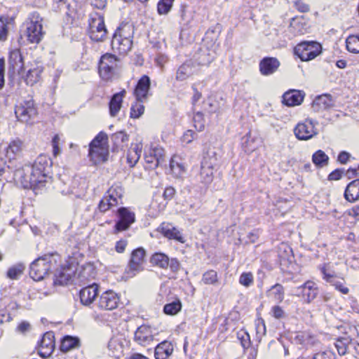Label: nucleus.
<instances>
[{"label": "nucleus", "mask_w": 359, "mask_h": 359, "mask_svg": "<svg viewBox=\"0 0 359 359\" xmlns=\"http://www.w3.org/2000/svg\"><path fill=\"white\" fill-rule=\"evenodd\" d=\"M50 165V159L46 156L40 155L32 166L27 165V172H31V179L29 180V182L24 180L25 187L34 184L41 187L42 189L45 187Z\"/></svg>", "instance_id": "obj_1"}, {"label": "nucleus", "mask_w": 359, "mask_h": 359, "mask_svg": "<svg viewBox=\"0 0 359 359\" xmlns=\"http://www.w3.org/2000/svg\"><path fill=\"white\" fill-rule=\"evenodd\" d=\"M133 28L128 24H125L117 28L113 35L111 46L121 54H126L130 50L133 46Z\"/></svg>", "instance_id": "obj_2"}, {"label": "nucleus", "mask_w": 359, "mask_h": 359, "mask_svg": "<svg viewBox=\"0 0 359 359\" xmlns=\"http://www.w3.org/2000/svg\"><path fill=\"white\" fill-rule=\"evenodd\" d=\"M56 265V261L53 255H45L36 259L32 262L29 268L30 277L39 281L50 271Z\"/></svg>", "instance_id": "obj_3"}, {"label": "nucleus", "mask_w": 359, "mask_h": 359, "mask_svg": "<svg viewBox=\"0 0 359 359\" xmlns=\"http://www.w3.org/2000/svg\"><path fill=\"white\" fill-rule=\"evenodd\" d=\"M322 52V46L314 41H302L294 49V53L302 61H309L316 58Z\"/></svg>", "instance_id": "obj_4"}, {"label": "nucleus", "mask_w": 359, "mask_h": 359, "mask_svg": "<svg viewBox=\"0 0 359 359\" xmlns=\"http://www.w3.org/2000/svg\"><path fill=\"white\" fill-rule=\"evenodd\" d=\"M118 58L113 54L103 55L99 63V74L104 81H111L116 74L118 69Z\"/></svg>", "instance_id": "obj_5"}, {"label": "nucleus", "mask_w": 359, "mask_h": 359, "mask_svg": "<svg viewBox=\"0 0 359 359\" xmlns=\"http://www.w3.org/2000/svg\"><path fill=\"white\" fill-rule=\"evenodd\" d=\"M146 252L143 248L134 250L130 256L128 264L126 268L127 278H133L144 269Z\"/></svg>", "instance_id": "obj_6"}, {"label": "nucleus", "mask_w": 359, "mask_h": 359, "mask_svg": "<svg viewBox=\"0 0 359 359\" xmlns=\"http://www.w3.org/2000/svg\"><path fill=\"white\" fill-rule=\"evenodd\" d=\"M38 14L34 13L29 22L26 23L25 35L27 40L32 43H38L43 36L42 24Z\"/></svg>", "instance_id": "obj_7"}, {"label": "nucleus", "mask_w": 359, "mask_h": 359, "mask_svg": "<svg viewBox=\"0 0 359 359\" xmlns=\"http://www.w3.org/2000/svg\"><path fill=\"white\" fill-rule=\"evenodd\" d=\"M118 220L116 222L114 231L116 233L127 230L135 221V213L128 208L121 207L117 210Z\"/></svg>", "instance_id": "obj_8"}, {"label": "nucleus", "mask_w": 359, "mask_h": 359, "mask_svg": "<svg viewBox=\"0 0 359 359\" xmlns=\"http://www.w3.org/2000/svg\"><path fill=\"white\" fill-rule=\"evenodd\" d=\"M16 117L21 122L27 123L36 115V109L32 100L25 101L17 106L15 110Z\"/></svg>", "instance_id": "obj_9"}, {"label": "nucleus", "mask_w": 359, "mask_h": 359, "mask_svg": "<svg viewBox=\"0 0 359 359\" xmlns=\"http://www.w3.org/2000/svg\"><path fill=\"white\" fill-rule=\"evenodd\" d=\"M90 27V37L93 41H102L105 39L107 31L102 17L93 18Z\"/></svg>", "instance_id": "obj_10"}, {"label": "nucleus", "mask_w": 359, "mask_h": 359, "mask_svg": "<svg viewBox=\"0 0 359 359\" xmlns=\"http://www.w3.org/2000/svg\"><path fill=\"white\" fill-rule=\"evenodd\" d=\"M294 133L297 139L307 140L317 134L315 131L313 121L306 119L304 123H299L294 128Z\"/></svg>", "instance_id": "obj_11"}, {"label": "nucleus", "mask_w": 359, "mask_h": 359, "mask_svg": "<svg viewBox=\"0 0 359 359\" xmlns=\"http://www.w3.org/2000/svg\"><path fill=\"white\" fill-rule=\"evenodd\" d=\"M335 101L330 94L317 96L312 102L311 109L316 113H322L334 106Z\"/></svg>", "instance_id": "obj_12"}, {"label": "nucleus", "mask_w": 359, "mask_h": 359, "mask_svg": "<svg viewBox=\"0 0 359 359\" xmlns=\"http://www.w3.org/2000/svg\"><path fill=\"white\" fill-rule=\"evenodd\" d=\"M119 303L118 294L112 290L103 292L99 299L98 306L102 309L113 310L117 308Z\"/></svg>", "instance_id": "obj_13"}, {"label": "nucleus", "mask_w": 359, "mask_h": 359, "mask_svg": "<svg viewBox=\"0 0 359 359\" xmlns=\"http://www.w3.org/2000/svg\"><path fill=\"white\" fill-rule=\"evenodd\" d=\"M95 270L92 265L87 264L78 269L73 277V281L75 284L80 285H86L94 278Z\"/></svg>", "instance_id": "obj_14"}, {"label": "nucleus", "mask_w": 359, "mask_h": 359, "mask_svg": "<svg viewBox=\"0 0 359 359\" xmlns=\"http://www.w3.org/2000/svg\"><path fill=\"white\" fill-rule=\"evenodd\" d=\"M157 230L165 238L170 240H175L181 243H184L185 242L181 232L170 223L163 222Z\"/></svg>", "instance_id": "obj_15"}, {"label": "nucleus", "mask_w": 359, "mask_h": 359, "mask_svg": "<svg viewBox=\"0 0 359 359\" xmlns=\"http://www.w3.org/2000/svg\"><path fill=\"white\" fill-rule=\"evenodd\" d=\"M280 66V62L276 57H265L259 65L260 73L264 76L273 74Z\"/></svg>", "instance_id": "obj_16"}, {"label": "nucleus", "mask_w": 359, "mask_h": 359, "mask_svg": "<svg viewBox=\"0 0 359 359\" xmlns=\"http://www.w3.org/2000/svg\"><path fill=\"white\" fill-rule=\"evenodd\" d=\"M97 292L98 285L95 283L90 284L82 288L79 293L81 304L85 306L90 305L97 296Z\"/></svg>", "instance_id": "obj_17"}, {"label": "nucleus", "mask_w": 359, "mask_h": 359, "mask_svg": "<svg viewBox=\"0 0 359 359\" xmlns=\"http://www.w3.org/2000/svg\"><path fill=\"white\" fill-rule=\"evenodd\" d=\"M305 97L304 92L298 90H290L283 95V103L288 107L300 105Z\"/></svg>", "instance_id": "obj_18"}, {"label": "nucleus", "mask_w": 359, "mask_h": 359, "mask_svg": "<svg viewBox=\"0 0 359 359\" xmlns=\"http://www.w3.org/2000/svg\"><path fill=\"white\" fill-rule=\"evenodd\" d=\"M24 68L22 56L19 49H14L10 51L8 57V70L13 73L20 74Z\"/></svg>", "instance_id": "obj_19"}, {"label": "nucleus", "mask_w": 359, "mask_h": 359, "mask_svg": "<svg viewBox=\"0 0 359 359\" xmlns=\"http://www.w3.org/2000/svg\"><path fill=\"white\" fill-rule=\"evenodd\" d=\"M151 87L150 78L147 75H143L137 81L134 94L136 99L147 100Z\"/></svg>", "instance_id": "obj_20"}, {"label": "nucleus", "mask_w": 359, "mask_h": 359, "mask_svg": "<svg viewBox=\"0 0 359 359\" xmlns=\"http://www.w3.org/2000/svg\"><path fill=\"white\" fill-rule=\"evenodd\" d=\"M31 172H27V165L22 167L21 168L17 169L13 174V178L17 182H19L22 187L25 189H32L34 191L36 194L39 191L42 189L41 187L34 186V184L32 186L25 187V184H24V180H27L29 182L31 179Z\"/></svg>", "instance_id": "obj_21"}, {"label": "nucleus", "mask_w": 359, "mask_h": 359, "mask_svg": "<svg viewBox=\"0 0 359 359\" xmlns=\"http://www.w3.org/2000/svg\"><path fill=\"white\" fill-rule=\"evenodd\" d=\"M88 155L93 163L97 165L107 160L109 152L104 147H89Z\"/></svg>", "instance_id": "obj_22"}, {"label": "nucleus", "mask_w": 359, "mask_h": 359, "mask_svg": "<svg viewBox=\"0 0 359 359\" xmlns=\"http://www.w3.org/2000/svg\"><path fill=\"white\" fill-rule=\"evenodd\" d=\"M298 290H301V293L308 303L313 301L318 293V287L315 283L311 280L306 281L304 284L300 286Z\"/></svg>", "instance_id": "obj_23"}, {"label": "nucleus", "mask_w": 359, "mask_h": 359, "mask_svg": "<svg viewBox=\"0 0 359 359\" xmlns=\"http://www.w3.org/2000/svg\"><path fill=\"white\" fill-rule=\"evenodd\" d=\"M126 93V91L123 90L112 95L109 103V113L111 116L114 117L118 114L122 107L123 99Z\"/></svg>", "instance_id": "obj_24"}, {"label": "nucleus", "mask_w": 359, "mask_h": 359, "mask_svg": "<svg viewBox=\"0 0 359 359\" xmlns=\"http://www.w3.org/2000/svg\"><path fill=\"white\" fill-rule=\"evenodd\" d=\"M43 70V68L41 65L38 63L32 65L26 74L25 79L26 83L31 86L36 83L41 78Z\"/></svg>", "instance_id": "obj_25"}, {"label": "nucleus", "mask_w": 359, "mask_h": 359, "mask_svg": "<svg viewBox=\"0 0 359 359\" xmlns=\"http://www.w3.org/2000/svg\"><path fill=\"white\" fill-rule=\"evenodd\" d=\"M344 198L351 203L359 200V179L353 180L346 186Z\"/></svg>", "instance_id": "obj_26"}, {"label": "nucleus", "mask_w": 359, "mask_h": 359, "mask_svg": "<svg viewBox=\"0 0 359 359\" xmlns=\"http://www.w3.org/2000/svg\"><path fill=\"white\" fill-rule=\"evenodd\" d=\"M219 155L215 148L209 147L204 153L201 164L217 168L219 165Z\"/></svg>", "instance_id": "obj_27"}, {"label": "nucleus", "mask_w": 359, "mask_h": 359, "mask_svg": "<svg viewBox=\"0 0 359 359\" xmlns=\"http://www.w3.org/2000/svg\"><path fill=\"white\" fill-rule=\"evenodd\" d=\"M23 148V142L20 139L12 140L5 148L6 156L9 160L14 159L19 156Z\"/></svg>", "instance_id": "obj_28"}, {"label": "nucleus", "mask_w": 359, "mask_h": 359, "mask_svg": "<svg viewBox=\"0 0 359 359\" xmlns=\"http://www.w3.org/2000/svg\"><path fill=\"white\" fill-rule=\"evenodd\" d=\"M80 346L81 342L79 337L66 335L61 340L60 351L67 353L71 350L79 348Z\"/></svg>", "instance_id": "obj_29"}, {"label": "nucleus", "mask_w": 359, "mask_h": 359, "mask_svg": "<svg viewBox=\"0 0 359 359\" xmlns=\"http://www.w3.org/2000/svg\"><path fill=\"white\" fill-rule=\"evenodd\" d=\"M173 351L172 344L168 341H163L158 344L154 352L156 359H166Z\"/></svg>", "instance_id": "obj_30"}, {"label": "nucleus", "mask_w": 359, "mask_h": 359, "mask_svg": "<svg viewBox=\"0 0 359 359\" xmlns=\"http://www.w3.org/2000/svg\"><path fill=\"white\" fill-rule=\"evenodd\" d=\"M214 59V56L210 54V50L206 48H200L194 55V60L198 65H208Z\"/></svg>", "instance_id": "obj_31"}, {"label": "nucleus", "mask_w": 359, "mask_h": 359, "mask_svg": "<svg viewBox=\"0 0 359 359\" xmlns=\"http://www.w3.org/2000/svg\"><path fill=\"white\" fill-rule=\"evenodd\" d=\"M72 279V274L69 268H62L55 274L54 284L59 285H67Z\"/></svg>", "instance_id": "obj_32"}, {"label": "nucleus", "mask_w": 359, "mask_h": 359, "mask_svg": "<svg viewBox=\"0 0 359 359\" xmlns=\"http://www.w3.org/2000/svg\"><path fill=\"white\" fill-rule=\"evenodd\" d=\"M352 342V338L347 334L337 339L335 347L339 355H344L347 353L348 346Z\"/></svg>", "instance_id": "obj_33"}, {"label": "nucleus", "mask_w": 359, "mask_h": 359, "mask_svg": "<svg viewBox=\"0 0 359 359\" xmlns=\"http://www.w3.org/2000/svg\"><path fill=\"white\" fill-rule=\"evenodd\" d=\"M217 168L209 167L201 163V182L205 184H209L212 182L214 172Z\"/></svg>", "instance_id": "obj_34"}, {"label": "nucleus", "mask_w": 359, "mask_h": 359, "mask_svg": "<svg viewBox=\"0 0 359 359\" xmlns=\"http://www.w3.org/2000/svg\"><path fill=\"white\" fill-rule=\"evenodd\" d=\"M150 262L152 264L157 266L161 269H167L169 265L168 257L162 252L154 253L151 259Z\"/></svg>", "instance_id": "obj_35"}, {"label": "nucleus", "mask_w": 359, "mask_h": 359, "mask_svg": "<svg viewBox=\"0 0 359 359\" xmlns=\"http://www.w3.org/2000/svg\"><path fill=\"white\" fill-rule=\"evenodd\" d=\"M135 339L140 344H144L145 343L152 339V336L150 334L149 330L146 327H140L137 328L135 333Z\"/></svg>", "instance_id": "obj_36"}, {"label": "nucleus", "mask_w": 359, "mask_h": 359, "mask_svg": "<svg viewBox=\"0 0 359 359\" xmlns=\"http://www.w3.org/2000/svg\"><path fill=\"white\" fill-rule=\"evenodd\" d=\"M54 333L53 332H46L40 343V346L43 349L53 351L55 347Z\"/></svg>", "instance_id": "obj_37"}, {"label": "nucleus", "mask_w": 359, "mask_h": 359, "mask_svg": "<svg viewBox=\"0 0 359 359\" xmlns=\"http://www.w3.org/2000/svg\"><path fill=\"white\" fill-rule=\"evenodd\" d=\"M142 147L136 144L133 148H131L127 155V161L130 167L135 166L137 163L141 156Z\"/></svg>", "instance_id": "obj_38"}, {"label": "nucleus", "mask_w": 359, "mask_h": 359, "mask_svg": "<svg viewBox=\"0 0 359 359\" xmlns=\"http://www.w3.org/2000/svg\"><path fill=\"white\" fill-rule=\"evenodd\" d=\"M312 161L318 168L327 165L328 156L322 150H318L312 156Z\"/></svg>", "instance_id": "obj_39"}, {"label": "nucleus", "mask_w": 359, "mask_h": 359, "mask_svg": "<svg viewBox=\"0 0 359 359\" xmlns=\"http://www.w3.org/2000/svg\"><path fill=\"white\" fill-rule=\"evenodd\" d=\"M346 46L348 52L359 53V34L349 35L346 39Z\"/></svg>", "instance_id": "obj_40"}, {"label": "nucleus", "mask_w": 359, "mask_h": 359, "mask_svg": "<svg viewBox=\"0 0 359 359\" xmlns=\"http://www.w3.org/2000/svg\"><path fill=\"white\" fill-rule=\"evenodd\" d=\"M144 99H136L134 104H132L130 108V117L133 118H140L144 111V106L143 105Z\"/></svg>", "instance_id": "obj_41"}, {"label": "nucleus", "mask_w": 359, "mask_h": 359, "mask_svg": "<svg viewBox=\"0 0 359 359\" xmlns=\"http://www.w3.org/2000/svg\"><path fill=\"white\" fill-rule=\"evenodd\" d=\"M25 269V266L23 264H17L8 269L6 276L10 279L17 280L23 273Z\"/></svg>", "instance_id": "obj_42"}, {"label": "nucleus", "mask_w": 359, "mask_h": 359, "mask_svg": "<svg viewBox=\"0 0 359 359\" xmlns=\"http://www.w3.org/2000/svg\"><path fill=\"white\" fill-rule=\"evenodd\" d=\"M182 309V303L177 299L171 303L166 304L163 307V311L167 315L174 316Z\"/></svg>", "instance_id": "obj_43"}, {"label": "nucleus", "mask_w": 359, "mask_h": 359, "mask_svg": "<svg viewBox=\"0 0 359 359\" xmlns=\"http://www.w3.org/2000/svg\"><path fill=\"white\" fill-rule=\"evenodd\" d=\"M193 73L192 67L188 63H184L181 65L176 74V79L179 81H184Z\"/></svg>", "instance_id": "obj_44"}, {"label": "nucleus", "mask_w": 359, "mask_h": 359, "mask_svg": "<svg viewBox=\"0 0 359 359\" xmlns=\"http://www.w3.org/2000/svg\"><path fill=\"white\" fill-rule=\"evenodd\" d=\"M170 168L175 177H181L185 171L183 164L179 163L175 157L172 158L170 161Z\"/></svg>", "instance_id": "obj_45"}, {"label": "nucleus", "mask_w": 359, "mask_h": 359, "mask_svg": "<svg viewBox=\"0 0 359 359\" xmlns=\"http://www.w3.org/2000/svg\"><path fill=\"white\" fill-rule=\"evenodd\" d=\"M156 159L155 166L162 165L165 162V151L161 147H154L149 150Z\"/></svg>", "instance_id": "obj_46"}, {"label": "nucleus", "mask_w": 359, "mask_h": 359, "mask_svg": "<svg viewBox=\"0 0 359 359\" xmlns=\"http://www.w3.org/2000/svg\"><path fill=\"white\" fill-rule=\"evenodd\" d=\"M222 27L219 24L209 28L205 34V39L215 42L217 40L221 32Z\"/></svg>", "instance_id": "obj_47"}, {"label": "nucleus", "mask_w": 359, "mask_h": 359, "mask_svg": "<svg viewBox=\"0 0 359 359\" xmlns=\"http://www.w3.org/2000/svg\"><path fill=\"white\" fill-rule=\"evenodd\" d=\"M8 18L5 15H0V41H4L7 39L8 34Z\"/></svg>", "instance_id": "obj_48"}, {"label": "nucleus", "mask_w": 359, "mask_h": 359, "mask_svg": "<svg viewBox=\"0 0 359 359\" xmlns=\"http://www.w3.org/2000/svg\"><path fill=\"white\" fill-rule=\"evenodd\" d=\"M174 0H160L158 3L157 10L160 15L167 14L172 6Z\"/></svg>", "instance_id": "obj_49"}, {"label": "nucleus", "mask_w": 359, "mask_h": 359, "mask_svg": "<svg viewBox=\"0 0 359 359\" xmlns=\"http://www.w3.org/2000/svg\"><path fill=\"white\" fill-rule=\"evenodd\" d=\"M111 139L114 144L117 147H120L122 143H124L128 140V135L123 131H119L114 133Z\"/></svg>", "instance_id": "obj_50"}, {"label": "nucleus", "mask_w": 359, "mask_h": 359, "mask_svg": "<svg viewBox=\"0 0 359 359\" xmlns=\"http://www.w3.org/2000/svg\"><path fill=\"white\" fill-rule=\"evenodd\" d=\"M237 338L240 341L241 344L244 349L248 348L250 346V337L245 330H241L238 331L237 332Z\"/></svg>", "instance_id": "obj_51"}, {"label": "nucleus", "mask_w": 359, "mask_h": 359, "mask_svg": "<svg viewBox=\"0 0 359 359\" xmlns=\"http://www.w3.org/2000/svg\"><path fill=\"white\" fill-rule=\"evenodd\" d=\"M203 281L205 284L214 285L217 283V273L214 270L206 271L203 275Z\"/></svg>", "instance_id": "obj_52"}, {"label": "nucleus", "mask_w": 359, "mask_h": 359, "mask_svg": "<svg viewBox=\"0 0 359 359\" xmlns=\"http://www.w3.org/2000/svg\"><path fill=\"white\" fill-rule=\"evenodd\" d=\"M274 298L276 301L280 302L284 299V288L282 285L276 283L271 287Z\"/></svg>", "instance_id": "obj_53"}, {"label": "nucleus", "mask_w": 359, "mask_h": 359, "mask_svg": "<svg viewBox=\"0 0 359 359\" xmlns=\"http://www.w3.org/2000/svg\"><path fill=\"white\" fill-rule=\"evenodd\" d=\"M107 140V135L104 132H100L91 141L89 147H104L102 142Z\"/></svg>", "instance_id": "obj_54"}, {"label": "nucleus", "mask_w": 359, "mask_h": 359, "mask_svg": "<svg viewBox=\"0 0 359 359\" xmlns=\"http://www.w3.org/2000/svg\"><path fill=\"white\" fill-rule=\"evenodd\" d=\"M195 128L198 131H202L204 128V120L203 114L201 111H198L195 114L193 118Z\"/></svg>", "instance_id": "obj_55"}, {"label": "nucleus", "mask_w": 359, "mask_h": 359, "mask_svg": "<svg viewBox=\"0 0 359 359\" xmlns=\"http://www.w3.org/2000/svg\"><path fill=\"white\" fill-rule=\"evenodd\" d=\"M335 354L330 350L319 351L313 355L310 359H335Z\"/></svg>", "instance_id": "obj_56"}, {"label": "nucleus", "mask_w": 359, "mask_h": 359, "mask_svg": "<svg viewBox=\"0 0 359 359\" xmlns=\"http://www.w3.org/2000/svg\"><path fill=\"white\" fill-rule=\"evenodd\" d=\"M239 283L245 286L249 287L253 283V275L252 273H243L239 278Z\"/></svg>", "instance_id": "obj_57"}, {"label": "nucleus", "mask_w": 359, "mask_h": 359, "mask_svg": "<svg viewBox=\"0 0 359 359\" xmlns=\"http://www.w3.org/2000/svg\"><path fill=\"white\" fill-rule=\"evenodd\" d=\"M123 189L121 186H112L107 191V194L111 196L121 199L123 196Z\"/></svg>", "instance_id": "obj_58"}, {"label": "nucleus", "mask_w": 359, "mask_h": 359, "mask_svg": "<svg viewBox=\"0 0 359 359\" xmlns=\"http://www.w3.org/2000/svg\"><path fill=\"white\" fill-rule=\"evenodd\" d=\"M344 172V169H335L330 172L327 177L329 181L339 180L341 178L342 174Z\"/></svg>", "instance_id": "obj_59"}, {"label": "nucleus", "mask_w": 359, "mask_h": 359, "mask_svg": "<svg viewBox=\"0 0 359 359\" xmlns=\"http://www.w3.org/2000/svg\"><path fill=\"white\" fill-rule=\"evenodd\" d=\"M294 7L301 13H307L309 11V6L304 3L302 0H296L294 2Z\"/></svg>", "instance_id": "obj_60"}, {"label": "nucleus", "mask_w": 359, "mask_h": 359, "mask_svg": "<svg viewBox=\"0 0 359 359\" xmlns=\"http://www.w3.org/2000/svg\"><path fill=\"white\" fill-rule=\"evenodd\" d=\"M273 316L276 319H280L285 316V311L279 306H274L271 309Z\"/></svg>", "instance_id": "obj_61"}, {"label": "nucleus", "mask_w": 359, "mask_h": 359, "mask_svg": "<svg viewBox=\"0 0 359 359\" xmlns=\"http://www.w3.org/2000/svg\"><path fill=\"white\" fill-rule=\"evenodd\" d=\"M204 104L208 106L204 107L205 110H207L209 113L217 112L218 109L217 102L208 100L207 102H204Z\"/></svg>", "instance_id": "obj_62"}, {"label": "nucleus", "mask_w": 359, "mask_h": 359, "mask_svg": "<svg viewBox=\"0 0 359 359\" xmlns=\"http://www.w3.org/2000/svg\"><path fill=\"white\" fill-rule=\"evenodd\" d=\"M175 189L172 187H168L165 189L163 197L165 200L170 201L175 194Z\"/></svg>", "instance_id": "obj_63"}, {"label": "nucleus", "mask_w": 359, "mask_h": 359, "mask_svg": "<svg viewBox=\"0 0 359 359\" xmlns=\"http://www.w3.org/2000/svg\"><path fill=\"white\" fill-rule=\"evenodd\" d=\"M98 208L102 212H104L111 208L110 205H109V201H108L107 196H105L100 201L99 205H98Z\"/></svg>", "instance_id": "obj_64"}]
</instances>
